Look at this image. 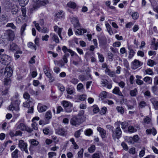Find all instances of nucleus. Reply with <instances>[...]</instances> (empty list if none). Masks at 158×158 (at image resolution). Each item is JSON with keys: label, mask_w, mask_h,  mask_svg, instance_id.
Instances as JSON below:
<instances>
[{"label": "nucleus", "mask_w": 158, "mask_h": 158, "mask_svg": "<svg viewBox=\"0 0 158 158\" xmlns=\"http://www.w3.org/2000/svg\"><path fill=\"white\" fill-rule=\"evenodd\" d=\"M139 105L141 108H142L146 106V103L145 102L142 101L140 102Z\"/></svg>", "instance_id": "69168bd1"}, {"label": "nucleus", "mask_w": 158, "mask_h": 158, "mask_svg": "<svg viewBox=\"0 0 158 158\" xmlns=\"http://www.w3.org/2000/svg\"><path fill=\"white\" fill-rule=\"evenodd\" d=\"M45 118L47 121H48L49 119L51 118L52 117L51 112L50 111H47L45 115Z\"/></svg>", "instance_id": "7c9ffc66"}, {"label": "nucleus", "mask_w": 158, "mask_h": 158, "mask_svg": "<svg viewBox=\"0 0 158 158\" xmlns=\"http://www.w3.org/2000/svg\"><path fill=\"white\" fill-rule=\"evenodd\" d=\"M7 22V19L5 15H3L0 17V23L4 24Z\"/></svg>", "instance_id": "4be33fe9"}, {"label": "nucleus", "mask_w": 158, "mask_h": 158, "mask_svg": "<svg viewBox=\"0 0 158 158\" xmlns=\"http://www.w3.org/2000/svg\"><path fill=\"white\" fill-rule=\"evenodd\" d=\"M63 28H59L58 29V31H57V33L58 34L59 36L60 37V39H62V38L61 35V32Z\"/></svg>", "instance_id": "4d7b16f0"}, {"label": "nucleus", "mask_w": 158, "mask_h": 158, "mask_svg": "<svg viewBox=\"0 0 158 158\" xmlns=\"http://www.w3.org/2000/svg\"><path fill=\"white\" fill-rule=\"evenodd\" d=\"M121 145L124 150L126 151L128 150V148L127 146L124 142H122L121 143Z\"/></svg>", "instance_id": "e2e57ef3"}, {"label": "nucleus", "mask_w": 158, "mask_h": 158, "mask_svg": "<svg viewBox=\"0 0 158 158\" xmlns=\"http://www.w3.org/2000/svg\"><path fill=\"white\" fill-rule=\"evenodd\" d=\"M146 132L147 134H152L153 135H155L156 134V130L153 128L152 129H148L146 130Z\"/></svg>", "instance_id": "a211bd4d"}, {"label": "nucleus", "mask_w": 158, "mask_h": 158, "mask_svg": "<svg viewBox=\"0 0 158 158\" xmlns=\"http://www.w3.org/2000/svg\"><path fill=\"white\" fill-rule=\"evenodd\" d=\"M139 137L137 135H135L134 136L133 138H131L130 140H132V141L136 142H137L139 140Z\"/></svg>", "instance_id": "bf43d9fd"}, {"label": "nucleus", "mask_w": 158, "mask_h": 158, "mask_svg": "<svg viewBox=\"0 0 158 158\" xmlns=\"http://www.w3.org/2000/svg\"><path fill=\"white\" fill-rule=\"evenodd\" d=\"M21 6L23 7L28 2L29 0H18Z\"/></svg>", "instance_id": "c756f323"}, {"label": "nucleus", "mask_w": 158, "mask_h": 158, "mask_svg": "<svg viewBox=\"0 0 158 158\" xmlns=\"http://www.w3.org/2000/svg\"><path fill=\"white\" fill-rule=\"evenodd\" d=\"M83 152V149H81L78 153L77 158H82Z\"/></svg>", "instance_id": "09e8293b"}, {"label": "nucleus", "mask_w": 158, "mask_h": 158, "mask_svg": "<svg viewBox=\"0 0 158 158\" xmlns=\"http://www.w3.org/2000/svg\"><path fill=\"white\" fill-rule=\"evenodd\" d=\"M62 49L65 54H69L68 53H67V52H69L71 50V49L68 48H67L65 46H63Z\"/></svg>", "instance_id": "4c0bfd02"}, {"label": "nucleus", "mask_w": 158, "mask_h": 158, "mask_svg": "<svg viewBox=\"0 0 158 158\" xmlns=\"http://www.w3.org/2000/svg\"><path fill=\"white\" fill-rule=\"evenodd\" d=\"M143 63L139 60L135 59L132 62L131 68L133 69H135L141 66Z\"/></svg>", "instance_id": "0eeeda50"}, {"label": "nucleus", "mask_w": 158, "mask_h": 158, "mask_svg": "<svg viewBox=\"0 0 158 158\" xmlns=\"http://www.w3.org/2000/svg\"><path fill=\"white\" fill-rule=\"evenodd\" d=\"M18 48V46L14 43H12L10 45V50L12 51L16 50Z\"/></svg>", "instance_id": "a878e982"}, {"label": "nucleus", "mask_w": 158, "mask_h": 158, "mask_svg": "<svg viewBox=\"0 0 158 158\" xmlns=\"http://www.w3.org/2000/svg\"><path fill=\"white\" fill-rule=\"evenodd\" d=\"M122 134V131L119 127H117L115 129V131L114 130L112 132V136L115 139V138H118L120 137Z\"/></svg>", "instance_id": "423d86ee"}, {"label": "nucleus", "mask_w": 158, "mask_h": 158, "mask_svg": "<svg viewBox=\"0 0 158 158\" xmlns=\"http://www.w3.org/2000/svg\"><path fill=\"white\" fill-rule=\"evenodd\" d=\"M137 91V89L135 88L133 90L130 91V94L131 96H135L136 95Z\"/></svg>", "instance_id": "ea45409f"}, {"label": "nucleus", "mask_w": 158, "mask_h": 158, "mask_svg": "<svg viewBox=\"0 0 158 158\" xmlns=\"http://www.w3.org/2000/svg\"><path fill=\"white\" fill-rule=\"evenodd\" d=\"M98 58L99 59V61L101 62H102L104 61V57L102 55H101L99 53H98Z\"/></svg>", "instance_id": "5fc2aeb1"}, {"label": "nucleus", "mask_w": 158, "mask_h": 158, "mask_svg": "<svg viewBox=\"0 0 158 158\" xmlns=\"http://www.w3.org/2000/svg\"><path fill=\"white\" fill-rule=\"evenodd\" d=\"M155 62L152 60H150L148 61L147 64L149 66H152L154 64Z\"/></svg>", "instance_id": "13d9d810"}, {"label": "nucleus", "mask_w": 158, "mask_h": 158, "mask_svg": "<svg viewBox=\"0 0 158 158\" xmlns=\"http://www.w3.org/2000/svg\"><path fill=\"white\" fill-rule=\"evenodd\" d=\"M11 60V57L6 54H3L0 59V62L5 65H8L10 63Z\"/></svg>", "instance_id": "7ed1b4c3"}, {"label": "nucleus", "mask_w": 158, "mask_h": 158, "mask_svg": "<svg viewBox=\"0 0 158 158\" xmlns=\"http://www.w3.org/2000/svg\"><path fill=\"white\" fill-rule=\"evenodd\" d=\"M19 95L17 93H16L15 96L12 99L11 104L9 107V110L18 111L19 110V106L20 101L18 98Z\"/></svg>", "instance_id": "f257e3e1"}, {"label": "nucleus", "mask_w": 158, "mask_h": 158, "mask_svg": "<svg viewBox=\"0 0 158 158\" xmlns=\"http://www.w3.org/2000/svg\"><path fill=\"white\" fill-rule=\"evenodd\" d=\"M21 11L22 13L23 16L24 18V19H25V18L26 16V10L25 8H24V6L23 8L21 9Z\"/></svg>", "instance_id": "052dcab7"}, {"label": "nucleus", "mask_w": 158, "mask_h": 158, "mask_svg": "<svg viewBox=\"0 0 158 158\" xmlns=\"http://www.w3.org/2000/svg\"><path fill=\"white\" fill-rule=\"evenodd\" d=\"M71 22L73 24L74 28H78L80 27L78 20L77 18L73 17L72 18Z\"/></svg>", "instance_id": "9b49d317"}, {"label": "nucleus", "mask_w": 158, "mask_h": 158, "mask_svg": "<svg viewBox=\"0 0 158 158\" xmlns=\"http://www.w3.org/2000/svg\"><path fill=\"white\" fill-rule=\"evenodd\" d=\"M27 46L29 48L32 49H34L35 50L36 49V46L35 45H33V44L32 42H29L27 44Z\"/></svg>", "instance_id": "79ce46f5"}, {"label": "nucleus", "mask_w": 158, "mask_h": 158, "mask_svg": "<svg viewBox=\"0 0 158 158\" xmlns=\"http://www.w3.org/2000/svg\"><path fill=\"white\" fill-rule=\"evenodd\" d=\"M6 27H10L11 28L13 29H16V27L14 25V24L11 23H8L6 25Z\"/></svg>", "instance_id": "de8ad7c7"}, {"label": "nucleus", "mask_w": 158, "mask_h": 158, "mask_svg": "<svg viewBox=\"0 0 158 158\" xmlns=\"http://www.w3.org/2000/svg\"><path fill=\"white\" fill-rule=\"evenodd\" d=\"M17 128L22 131L26 130V127L25 125L23 123H20L17 127Z\"/></svg>", "instance_id": "393cba45"}, {"label": "nucleus", "mask_w": 158, "mask_h": 158, "mask_svg": "<svg viewBox=\"0 0 158 158\" xmlns=\"http://www.w3.org/2000/svg\"><path fill=\"white\" fill-rule=\"evenodd\" d=\"M107 97V92L105 91H102L100 95V98L102 100Z\"/></svg>", "instance_id": "473e14b6"}, {"label": "nucleus", "mask_w": 158, "mask_h": 158, "mask_svg": "<svg viewBox=\"0 0 158 158\" xmlns=\"http://www.w3.org/2000/svg\"><path fill=\"white\" fill-rule=\"evenodd\" d=\"M37 108L40 112H43L45 111L47 109V107L45 105H42L41 103H39Z\"/></svg>", "instance_id": "4468645a"}, {"label": "nucleus", "mask_w": 158, "mask_h": 158, "mask_svg": "<svg viewBox=\"0 0 158 158\" xmlns=\"http://www.w3.org/2000/svg\"><path fill=\"white\" fill-rule=\"evenodd\" d=\"M19 11V7L16 5H13L12 6L11 12L13 14L16 15Z\"/></svg>", "instance_id": "f3484780"}, {"label": "nucleus", "mask_w": 158, "mask_h": 158, "mask_svg": "<svg viewBox=\"0 0 158 158\" xmlns=\"http://www.w3.org/2000/svg\"><path fill=\"white\" fill-rule=\"evenodd\" d=\"M101 153H95L92 155V158H100Z\"/></svg>", "instance_id": "3c124183"}, {"label": "nucleus", "mask_w": 158, "mask_h": 158, "mask_svg": "<svg viewBox=\"0 0 158 158\" xmlns=\"http://www.w3.org/2000/svg\"><path fill=\"white\" fill-rule=\"evenodd\" d=\"M118 112L121 114H123L124 112V109L122 106H117L116 108Z\"/></svg>", "instance_id": "f704fd0d"}, {"label": "nucleus", "mask_w": 158, "mask_h": 158, "mask_svg": "<svg viewBox=\"0 0 158 158\" xmlns=\"http://www.w3.org/2000/svg\"><path fill=\"white\" fill-rule=\"evenodd\" d=\"M69 54H66L64 55L63 56L62 59L63 62L64 63H67L68 62L67 58L69 57Z\"/></svg>", "instance_id": "58836bf2"}, {"label": "nucleus", "mask_w": 158, "mask_h": 158, "mask_svg": "<svg viewBox=\"0 0 158 158\" xmlns=\"http://www.w3.org/2000/svg\"><path fill=\"white\" fill-rule=\"evenodd\" d=\"M35 2H39L41 6H44L47 3H48V0H33Z\"/></svg>", "instance_id": "5701e85b"}, {"label": "nucleus", "mask_w": 158, "mask_h": 158, "mask_svg": "<svg viewBox=\"0 0 158 158\" xmlns=\"http://www.w3.org/2000/svg\"><path fill=\"white\" fill-rule=\"evenodd\" d=\"M13 73V70L10 67H6L4 71V75L6 78L10 77Z\"/></svg>", "instance_id": "6e6552de"}, {"label": "nucleus", "mask_w": 158, "mask_h": 158, "mask_svg": "<svg viewBox=\"0 0 158 158\" xmlns=\"http://www.w3.org/2000/svg\"><path fill=\"white\" fill-rule=\"evenodd\" d=\"M129 152L133 155H134L135 153V148H131L129 150Z\"/></svg>", "instance_id": "774afa93"}, {"label": "nucleus", "mask_w": 158, "mask_h": 158, "mask_svg": "<svg viewBox=\"0 0 158 158\" xmlns=\"http://www.w3.org/2000/svg\"><path fill=\"white\" fill-rule=\"evenodd\" d=\"M152 45L153 46L154 49L157 50L158 46V42L156 41V39L153 38L152 40Z\"/></svg>", "instance_id": "aec40b11"}, {"label": "nucleus", "mask_w": 158, "mask_h": 158, "mask_svg": "<svg viewBox=\"0 0 158 158\" xmlns=\"http://www.w3.org/2000/svg\"><path fill=\"white\" fill-rule=\"evenodd\" d=\"M66 90L67 91V94L70 95L73 94L74 92V89H72L69 88H67Z\"/></svg>", "instance_id": "37998d69"}, {"label": "nucleus", "mask_w": 158, "mask_h": 158, "mask_svg": "<svg viewBox=\"0 0 158 158\" xmlns=\"http://www.w3.org/2000/svg\"><path fill=\"white\" fill-rule=\"evenodd\" d=\"M128 130L130 133H133L136 131V130L135 129L134 127L132 126H130L128 127Z\"/></svg>", "instance_id": "49530a36"}, {"label": "nucleus", "mask_w": 158, "mask_h": 158, "mask_svg": "<svg viewBox=\"0 0 158 158\" xmlns=\"http://www.w3.org/2000/svg\"><path fill=\"white\" fill-rule=\"evenodd\" d=\"M131 15L133 19L134 20L137 19L139 16V14L136 12L132 13Z\"/></svg>", "instance_id": "a18cd8bd"}, {"label": "nucleus", "mask_w": 158, "mask_h": 158, "mask_svg": "<svg viewBox=\"0 0 158 158\" xmlns=\"http://www.w3.org/2000/svg\"><path fill=\"white\" fill-rule=\"evenodd\" d=\"M9 41V40L7 38H3L0 40V42L1 43L3 44L4 45H6Z\"/></svg>", "instance_id": "c85d7f7f"}, {"label": "nucleus", "mask_w": 158, "mask_h": 158, "mask_svg": "<svg viewBox=\"0 0 158 158\" xmlns=\"http://www.w3.org/2000/svg\"><path fill=\"white\" fill-rule=\"evenodd\" d=\"M86 31L85 30L78 28L75 31V34L78 35H82L84 33H86Z\"/></svg>", "instance_id": "b1692460"}, {"label": "nucleus", "mask_w": 158, "mask_h": 158, "mask_svg": "<svg viewBox=\"0 0 158 158\" xmlns=\"http://www.w3.org/2000/svg\"><path fill=\"white\" fill-rule=\"evenodd\" d=\"M93 133L92 130L90 129H89L85 131V134L88 136H90Z\"/></svg>", "instance_id": "e433bc0d"}, {"label": "nucleus", "mask_w": 158, "mask_h": 158, "mask_svg": "<svg viewBox=\"0 0 158 158\" xmlns=\"http://www.w3.org/2000/svg\"><path fill=\"white\" fill-rule=\"evenodd\" d=\"M26 26V23H24L22 25L21 27L20 31L22 35H23L24 30H25Z\"/></svg>", "instance_id": "8fccbe9b"}, {"label": "nucleus", "mask_w": 158, "mask_h": 158, "mask_svg": "<svg viewBox=\"0 0 158 158\" xmlns=\"http://www.w3.org/2000/svg\"><path fill=\"white\" fill-rule=\"evenodd\" d=\"M84 113V111L83 110H81L79 111V113H78L77 117H83L84 116H83Z\"/></svg>", "instance_id": "680f3d73"}, {"label": "nucleus", "mask_w": 158, "mask_h": 158, "mask_svg": "<svg viewBox=\"0 0 158 158\" xmlns=\"http://www.w3.org/2000/svg\"><path fill=\"white\" fill-rule=\"evenodd\" d=\"M32 104L31 102L30 101V100H29L28 101V100L26 102H23V106L25 107H28L29 108L31 106V104Z\"/></svg>", "instance_id": "2f4dec72"}, {"label": "nucleus", "mask_w": 158, "mask_h": 158, "mask_svg": "<svg viewBox=\"0 0 158 158\" xmlns=\"http://www.w3.org/2000/svg\"><path fill=\"white\" fill-rule=\"evenodd\" d=\"M66 132V130L64 128L59 127L56 130V134L63 136L65 135Z\"/></svg>", "instance_id": "9d476101"}, {"label": "nucleus", "mask_w": 158, "mask_h": 158, "mask_svg": "<svg viewBox=\"0 0 158 158\" xmlns=\"http://www.w3.org/2000/svg\"><path fill=\"white\" fill-rule=\"evenodd\" d=\"M48 155L49 158H52L53 156H56V154L55 152H49Z\"/></svg>", "instance_id": "603ef678"}, {"label": "nucleus", "mask_w": 158, "mask_h": 158, "mask_svg": "<svg viewBox=\"0 0 158 158\" xmlns=\"http://www.w3.org/2000/svg\"><path fill=\"white\" fill-rule=\"evenodd\" d=\"M49 36L47 35H45L42 36V39L43 41H47L48 38H49Z\"/></svg>", "instance_id": "338daca9"}, {"label": "nucleus", "mask_w": 158, "mask_h": 158, "mask_svg": "<svg viewBox=\"0 0 158 158\" xmlns=\"http://www.w3.org/2000/svg\"><path fill=\"white\" fill-rule=\"evenodd\" d=\"M113 93L114 94H117L122 97H123V95L122 94V92L120 91L118 87H115L113 90Z\"/></svg>", "instance_id": "dca6fc26"}, {"label": "nucleus", "mask_w": 158, "mask_h": 158, "mask_svg": "<svg viewBox=\"0 0 158 158\" xmlns=\"http://www.w3.org/2000/svg\"><path fill=\"white\" fill-rule=\"evenodd\" d=\"M128 49L129 50V56H128V58L130 59H131L134 56L135 52L134 50L131 48L130 47H128Z\"/></svg>", "instance_id": "bb28decb"}, {"label": "nucleus", "mask_w": 158, "mask_h": 158, "mask_svg": "<svg viewBox=\"0 0 158 158\" xmlns=\"http://www.w3.org/2000/svg\"><path fill=\"white\" fill-rule=\"evenodd\" d=\"M113 46L115 47H119L121 45V42L117 41L113 44Z\"/></svg>", "instance_id": "864d4df0"}, {"label": "nucleus", "mask_w": 158, "mask_h": 158, "mask_svg": "<svg viewBox=\"0 0 158 158\" xmlns=\"http://www.w3.org/2000/svg\"><path fill=\"white\" fill-rule=\"evenodd\" d=\"M67 5L68 7L73 9H75L77 6L76 3L72 1L69 2L67 3Z\"/></svg>", "instance_id": "412c9836"}, {"label": "nucleus", "mask_w": 158, "mask_h": 158, "mask_svg": "<svg viewBox=\"0 0 158 158\" xmlns=\"http://www.w3.org/2000/svg\"><path fill=\"white\" fill-rule=\"evenodd\" d=\"M29 142L31 144V145L29 148V150H31V148L32 146H37L38 145L39 143L38 141L34 139H31L29 140Z\"/></svg>", "instance_id": "6ab92c4d"}, {"label": "nucleus", "mask_w": 158, "mask_h": 158, "mask_svg": "<svg viewBox=\"0 0 158 158\" xmlns=\"http://www.w3.org/2000/svg\"><path fill=\"white\" fill-rule=\"evenodd\" d=\"M150 101L153 104L155 109L158 110V101L156 98H153L150 99Z\"/></svg>", "instance_id": "f8f14e48"}, {"label": "nucleus", "mask_w": 158, "mask_h": 158, "mask_svg": "<svg viewBox=\"0 0 158 158\" xmlns=\"http://www.w3.org/2000/svg\"><path fill=\"white\" fill-rule=\"evenodd\" d=\"M121 125L122 126L121 128L124 129L126 128L128 125V123L126 122H124L121 123Z\"/></svg>", "instance_id": "c03bdc74"}, {"label": "nucleus", "mask_w": 158, "mask_h": 158, "mask_svg": "<svg viewBox=\"0 0 158 158\" xmlns=\"http://www.w3.org/2000/svg\"><path fill=\"white\" fill-rule=\"evenodd\" d=\"M49 123V121L46 120H41L39 121V124L40 125H41L42 124L45 125L47 124L48 123Z\"/></svg>", "instance_id": "6e6d98bb"}, {"label": "nucleus", "mask_w": 158, "mask_h": 158, "mask_svg": "<svg viewBox=\"0 0 158 158\" xmlns=\"http://www.w3.org/2000/svg\"><path fill=\"white\" fill-rule=\"evenodd\" d=\"M50 36L52 40L56 43H59V39L58 36L55 33H51L50 34Z\"/></svg>", "instance_id": "2eb2a0df"}, {"label": "nucleus", "mask_w": 158, "mask_h": 158, "mask_svg": "<svg viewBox=\"0 0 158 158\" xmlns=\"http://www.w3.org/2000/svg\"><path fill=\"white\" fill-rule=\"evenodd\" d=\"M27 144L25 142L24 140H19L18 143L19 147L22 151H24L26 153H28L27 149Z\"/></svg>", "instance_id": "39448f33"}, {"label": "nucleus", "mask_w": 158, "mask_h": 158, "mask_svg": "<svg viewBox=\"0 0 158 158\" xmlns=\"http://www.w3.org/2000/svg\"><path fill=\"white\" fill-rule=\"evenodd\" d=\"M106 27L107 30L109 33L110 35H112L113 34V32L112 30V28L111 26L109 23H107L106 24Z\"/></svg>", "instance_id": "cd10ccee"}, {"label": "nucleus", "mask_w": 158, "mask_h": 158, "mask_svg": "<svg viewBox=\"0 0 158 158\" xmlns=\"http://www.w3.org/2000/svg\"><path fill=\"white\" fill-rule=\"evenodd\" d=\"M96 149V147L94 145L92 144L88 148V151L90 153L94 152Z\"/></svg>", "instance_id": "c9c22d12"}, {"label": "nucleus", "mask_w": 158, "mask_h": 158, "mask_svg": "<svg viewBox=\"0 0 158 158\" xmlns=\"http://www.w3.org/2000/svg\"><path fill=\"white\" fill-rule=\"evenodd\" d=\"M85 117L84 116H83V117H78L77 116L74 117L71 119L70 123L73 126L78 125L85 121Z\"/></svg>", "instance_id": "f03ea898"}, {"label": "nucleus", "mask_w": 158, "mask_h": 158, "mask_svg": "<svg viewBox=\"0 0 158 158\" xmlns=\"http://www.w3.org/2000/svg\"><path fill=\"white\" fill-rule=\"evenodd\" d=\"M6 34L7 36V38L10 41H12L14 39L15 35L14 32L11 30H7L6 31Z\"/></svg>", "instance_id": "1a4fd4ad"}, {"label": "nucleus", "mask_w": 158, "mask_h": 158, "mask_svg": "<svg viewBox=\"0 0 158 158\" xmlns=\"http://www.w3.org/2000/svg\"><path fill=\"white\" fill-rule=\"evenodd\" d=\"M29 92L31 94H32V95H38V91H35L31 89H29Z\"/></svg>", "instance_id": "0e129e2a"}, {"label": "nucleus", "mask_w": 158, "mask_h": 158, "mask_svg": "<svg viewBox=\"0 0 158 158\" xmlns=\"http://www.w3.org/2000/svg\"><path fill=\"white\" fill-rule=\"evenodd\" d=\"M62 104L67 112H70L72 110L73 104L70 102L66 101L62 102Z\"/></svg>", "instance_id": "20e7f679"}, {"label": "nucleus", "mask_w": 158, "mask_h": 158, "mask_svg": "<svg viewBox=\"0 0 158 158\" xmlns=\"http://www.w3.org/2000/svg\"><path fill=\"white\" fill-rule=\"evenodd\" d=\"M97 130L99 132L101 137L102 139L106 137V132L103 128L98 127L97 128Z\"/></svg>", "instance_id": "ddd939ff"}, {"label": "nucleus", "mask_w": 158, "mask_h": 158, "mask_svg": "<svg viewBox=\"0 0 158 158\" xmlns=\"http://www.w3.org/2000/svg\"><path fill=\"white\" fill-rule=\"evenodd\" d=\"M82 131V129H80L76 131L74 133V136L76 138H78L80 137L81 132Z\"/></svg>", "instance_id": "a19ab883"}, {"label": "nucleus", "mask_w": 158, "mask_h": 158, "mask_svg": "<svg viewBox=\"0 0 158 158\" xmlns=\"http://www.w3.org/2000/svg\"><path fill=\"white\" fill-rule=\"evenodd\" d=\"M18 150L17 149H16L15 151L12 152L11 154L12 158H18Z\"/></svg>", "instance_id": "72a5a7b5"}]
</instances>
